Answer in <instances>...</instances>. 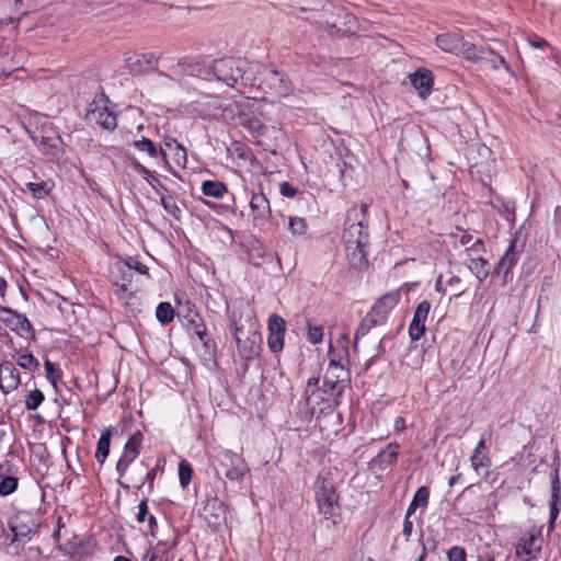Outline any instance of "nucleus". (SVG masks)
Returning a JSON list of instances; mask_svg holds the SVG:
<instances>
[{"instance_id":"obj_1","label":"nucleus","mask_w":561,"mask_h":561,"mask_svg":"<svg viewBox=\"0 0 561 561\" xmlns=\"http://www.w3.org/2000/svg\"><path fill=\"white\" fill-rule=\"evenodd\" d=\"M251 85L257 87L273 99L288 96L294 91V87L285 73L266 66L257 68L256 76L251 80Z\"/></svg>"},{"instance_id":"obj_2","label":"nucleus","mask_w":561,"mask_h":561,"mask_svg":"<svg viewBox=\"0 0 561 561\" xmlns=\"http://www.w3.org/2000/svg\"><path fill=\"white\" fill-rule=\"evenodd\" d=\"M209 69L218 81L226 83L228 87H234L237 83L251 85L252 78L247 76L249 62L245 59L234 57L220 58L215 60Z\"/></svg>"},{"instance_id":"obj_3","label":"nucleus","mask_w":561,"mask_h":561,"mask_svg":"<svg viewBox=\"0 0 561 561\" xmlns=\"http://www.w3.org/2000/svg\"><path fill=\"white\" fill-rule=\"evenodd\" d=\"M41 527V518L36 514L27 511H21L14 515L9 522V528L13 534V538L10 540V546L19 549V542L34 535ZM19 553V550L15 551Z\"/></svg>"},{"instance_id":"obj_4","label":"nucleus","mask_w":561,"mask_h":561,"mask_svg":"<svg viewBox=\"0 0 561 561\" xmlns=\"http://www.w3.org/2000/svg\"><path fill=\"white\" fill-rule=\"evenodd\" d=\"M343 241L350 245H368L369 243L367 225L363 219L358 220V210L355 206L347 210Z\"/></svg>"},{"instance_id":"obj_5","label":"nucleus","mask_w":561,"mask_h":561,"mask_svg":"<svg viewBox=\"0 0 561 561\" xmlns=\"http://www.w3.org/2000/svg\"><path fill=\"white\" fill-rule=\"evenodd\" d=\"M165 70L159 71V75L182 84L186 77L202 76L205 72V67L197 60L183 57L176 60V65H165Z\"/></svg>"},{"instance_id":"obj_6","label":"nucleus","mask_w":561,"mask_h":561,"mask_svg":"<svg viewBox=\"0 0 561 561\" xmlns=\"http://www.w3.org/2000/svg\"><path fill=\"white\" fill-rule=\"evenodd\" d=\"M314 491L320 513L325 518H331L334 515V508L337 503V495L333 483L320 473L314 483Z\"/></svg>"},{"instance_id":"obj_7","label":"nucleus","mask_w":561,"mask_h":561,"mask_svg":"<svg viewBox=\"0 0 561 561\" xmlns=\"http://www.w3.org/2000/svg\"><path fill=\"white\" fill-rule=\"evenodd\" d=\"M355 21L353 14L346 13L343 9H323L320 24L327 28L330 35L345 34L351 31L350 24Z\"/></svg>"},{"instance_id":"obj_8","label":"nucleus","mask_w":561,"mask_h":561,"mask_svg":"<svg viewBox=\"0 0 561 561\" xmlns=\"http://www.w3.org/2000/svg\"><path fill=\"white\" fill-rule=\"evenodd\" d=\"M453 248L458 250L463 249L466 256L480 255L485 252L484 242L480 238H474L467 230L456 227L455 231L449 234Z\"/></svg>"},{"instance_id":"obj_9","label":"nucleus","mask_w":561,"mask_h":561,"mask_svg":"<svg viewBox=\"0 0 561 561\" xmlns=\"http://www.w3.org/2000/svg\"><path fill=\"white\" fill-rule=\"evenodd\" d=\"M346 375L344 367L331 359L323 377V392L332 398H339L345 388Z\"/></svg>"},{"instance_id":"obj_10","label":"nucleus","mask_w":561,"mask_h":561,"mask_svg":"<svg viewBox=\"0 0 561 561\" xmlns=\"http://www.w3.org/2000/svg\"><path fill=\"white\" fill-rule=\"evenodd\" d=\"M0 313V320L4 322L18 335L27 337L28 335L34 334L32 324L24 314L19 313L9 307L1 306Z\"/></svg>"},{"instance_id":"obj_11","label":"nucleus","mask_w":561,"mask_h":561,"mask_svg":"<svg viewBox=\"0 0 561 561\" xmlns=\"http://www.w3.org/2000/svg\"><path fill=\"white\" fill-rule=\"evenodd\" d=\"M142 435L140 432L134 433L124 447V453L116 463V470L119 477H123L129 465L138 457L141 446Z\"/></svg>"},{"instance_id":"obj_12","label":"nucleus","mask_w":561,"mask_h":561,"mask_svg":"<svg viewBox=\"0 0 561 561\" xmlns=\"http://www.w3.org/2000/svg\"><path fill=\"white\" fill-rule=\"evenodd\" d=\"M41 151L48 156L50 160H58L64 154L62 138L54 131L45 133L36 138Z\"/></svg>"},{"instance_id":"obj_13","label":"nucleus","mask_w":561,"mask_h":561,"mask_svg":"<svg viewBox=\"0 0 561 561\" xmlns=\"http://www.w3.org/2000/svg\"><path fill=\"white\" fill-rule=\"evenodd\" d=\"M430 310L431 304L427 300H423L416 306L413 319L409 325V335L412 341H417L423 336Z\"/></svg>"},{"instance_id":"obj_14","label":"nucleus","mask_w":561,"mask_h":561,"mask_svg":"<svg viewBox=\"0 0 561 561\" xmlns=\"http://www.w3.org/2000/svg\"><path fill=\"white\" fill-rule=\"evenodd\" d=\"M256 334L249 336L242 328L234 324V340L239 354L244 359H252L257 355Z\"/></svg>"},{"instance_id":"obj_15","label":"nucleus","mask_w":561,"mask_h":561,"mask_svg":"<svg viewBox=\"0 0 561 561\" xmlns=\"http://www.w3.org/2000/svg\"><path fill=\"white\" fill-rule=\"evenodd\" d=\"M186 328L191 334L195 335L199 340L207 352L210 353V351L215 348V343L208 337L206 325L197 313L188 317Z\"/></svg>"},{"instance_id":"obj_16","label":"nucleus","mask_w":561,"mask_h":561,"mask_svg":"<svg viewBox=\"0 0 561 561\" xmlns=\"http://www.w3.org/2000/svg\"><path fill=\"white\" fill-rule=\"evenodd\" d=\"M250 207L256 226L263 225L268 219L271 215L270 202L263 193L252 195Z\"/></svg>"},{"instance_id":"obj_17","label":"nucleus","mask_w":561,"mask_h":561,"mask_svg":"<svg viewBox=\"0 0 561 561\" xmlns=\"http://www.w3.org/2000/svg\"><path fill=\"white\" fill-rule=\"evenodd\" d=\"M410 81L422 99H425L427 95L431 94L432 87L434 83V77L432 71L424 68L417 69L415 72L410 75Z\"/></svg>"},{"instance_id":"obj_18","label":"nucleus","mask_w":561,"mask_h":561,"mask_svg":"<svg viewBox=\"0 0 561 561\" xmlns=\"http://www.w3.org/2000/svg\"><path fill=\"white\" fill-rule=\"evenodd\" d=\"M400 298V289L387 293L374 304L371 311H374V314L379 316L386 321L389 312L398 305Z\"/></svg>"},{"instance_id":"obj_19","label":"nucleus","mask_w":561,"mask_h":561,"mask_svg":"<svg viewBox=\"0 0 561 561\" xmlns=\"http://www.w3.org/2000/svg\"><path fill=\"white\" fill-rule=\"evenodd\" d=\"M551 479V500H550V525L549 528L553 527L554 520L560 513V501H561V483L559 479V468H554L550 476Z\"/></svg>"},{"instance_id":"obj_20","label":"nucleus","mask_w":561,"mask_h":561,"mask_svg":"<svg viewBox=\"0 0 561 561\" xmlns=\"http://www.w3.org/2000/svg\"><path fill=\"white\" fill-rule=\"evenodd\" d=\"M202 516L209 524H219L220 520L226 518V507L221 501L218 499L207 500L202 510Z\"/></svg>"},{"instance_id":"obj_21","label":"nucleus","mask_w":561,"mask_h":561,"mask_svg":"<svg viewBox=\"0 0 561 561\" xmlns=\"http://www.w3.org/2000/svg\"><path fill=\"white\" fill-rule=\"evenodd\" d=\"M516 239L511 240L508 248L495 267L497 275L503 274L504 277H506L512 268L517 264L519 253L516 250Z\"/></svg>"},{"instance_id":"obj_22","label":"nucleus","mask_w":561,"mask_h":561,"mask_svg":"<svg viewBox=\"0 0 561 561\" xmlns=\"http://www.w3.org/2000/svg\"><path fill=\"white\" fill-rule=\"evenodd\" d=\"M0 378L4 380L3 386H1V390L4 393H9L20 385V373L12 363H2L0 365Z\"/></svg>"},{"instance_id":"obj_23","label":"nucleus","mask_w":561,"mask_h":561,"mask_svg":"<svg viewBox=\"0 0 561 561\" xmlns=\"http://www.w3.org/2000/svg\"><path fill=\"white\" fill-rule=\"evenodd\" d=\"M160 57L156 53H145L138 55L135 61H130L129 68L131 71L141 72L147 70V68H151L159 73L158 64Z\"/></svg>"},{"instance_id":"obj_24","label":"nucleus","mask_w":561,"mask_h":561,"mask_svg":"<svg viewBox=\"0 0 561 561\" xmlns=\"http://www.w3.org/2000/svg\"><path fill=\"white\" fill-rule=\"evenodd\" d=\"M470 463L472 469L480 476L488 478L490 476V468L492 460L489 451H474L470 457Z\"/></svg>"},{"instance_id":"obj_25","label":"nucleus","mask_w":561,"mask_h":561,"mask_svg":"<svg viewBox=\"0 0 561 561\" xmlns=\"http://www.w3.org/2000/svg\"><path fill=\"white\" fill-rule=\"evenodd\" d=\"M385 324V320L377 314H374V311H369L360 321L359 327L355 333V346L360 337L365 336L369 333V331L377 327Z\"/></svg>"},{"instance_id":"obj_26","label":"nucleus","mask_w":561,"mask_h":561,"mask_svg":"<svg viewBox=\"0 0 561 561\" xmlns=\"http://www.w3.org/2000/svg\"><path fill=\"white\" fill-rule=\"evenodd\" d=\"M366 247L367 245L345 244L347 260L352 267L362 268L367 264L366 250H365Z\"/></svg>"},{"instance_id":"obj_27","label":"nucleus","mask_w":561,"mask_h":561,"mask_svg":"<svg viewBox=\"0 0 561 561\" xmlns=\"http://www.w3.org/2000/svg\"><path fill=\"white\" fill-rule=\"evenodd\" d=\"M226 457L230 458L232 467L227 470L226 477L229 480L238 481L249 471L247 463L237 455L232 453H226Z\"/></svg>"},{"instance_id":"obj_28","label":"nucleus","mask_w":561,"mask_h":561,"mask_svg":"<svg viewBox=\"0 0 561 561\" xmlns=\"http://www.w3.org/2000/svg\"><path fill=\"white\" fill-rule=\"evenodd\" d=\"M466 264L479 280H483L489 274L488 261L482 257V254L466 256Z\"/></svg>"},{"instance_id":"obj_29","label":"nucleus","mask_w":561,"mask_h":561,"mask_svg":"<svg viewBox=\"0 0 561 561\" xmlns=\"http://www.w3.org/2000/svg\"><path fill=\"white\" fill-rule=\"evenodd\" d=\"M133 146L139 151L147 152L151 158H157L161 156L164 163H168V153H165L164 149L158 150L156 145L148 138L142 137L139 140H135Z\"/></svg>"},{"instance_id":"obj_30","label":"nucleus","mask_w":561,"mask_h":561,"mask_svg":"<svg viewBox=\"0 0 561 561\" xmlns=\"http://www.w3.org/2000/svg\"><path fill=\"white\" fill-rule=\"evenodd\" d=\"M436 44L444 51L456 54L460 46V38L455 34H442L436 37Z\"/></svg>"},{"instance_id":"obj_31","label":"nucleus","mask_w":561,"mask_h":561,"mask_svg":"<svg viewBox=\"0 0 561 561\" xmlns=\"http://www.w3.org/2000/svg\"><path fill=\"white\" fill-rule=\"evenodd\" d=\"M456 54L462 55L468 60L478 61L482 59V55H485V50L482 47L478 48L476 45L469 42L460 41V46Z\"/></svg>"},{"instance_id":"obj_32","label":"nucleus","mask_w":561,"mask_h":561,"mask_svg":"<svg viewBox=\"0 0 561 561\" xmlns=\"http://www.w3.org/2000/svg\"><path fill=\"white\" fill-rule=\"evenodd\" d=\"M111 445V432L105 430L101 433L96 445L95 458L100 463H103L108 456Z\"/></svg>"},{"instance_id":"obj_33","label":"nucleus","mask_w":561,"mask_h":561,"mask_svg":"<svg viewBox=\"0 0 561 561\" xmlns=\"http://www.w3.org/2000/svg\"><path fill=\"white\" fill-rule=\"evenodd\" d=\"M226 192L227 186L222 182L208 180L202 183V193L205 196L221 198Z\"/></svg>"},{"instance_id":"obj_34","label":"nucleus","mask_w":561,"mask_h":561,"mask_svg":"<svg viewBox=\"0 0 561 561\" xmlns=\"http://www.w3.org/2000/svg\"><path fill=\"white\" fill-rule=\"evenodd\" d=\"M428 496L430 492L426 486L419 488L407 510L408 517H411L414 514L417 506H425L428 502Z\"/></svg>"},{"instance_id":"obj_35","label":"nucleus","mask_w":561,"mask_h":561,"mask_svg":"<svg viewBox=\"0 0 561 561\" xmlns=\"http://www.w3.org/2000/svg\"><path fill=\"white\" fill-rule=\"evenodd\" d=\"M26 187L32 193L33 197L41 199L49 195L54 183L51 181H43L39 183L28 182Z\"/></svg>"},{"instance_id":"obj_36","label":"nucleus","mask_w":561,"mask_h":561,"mask_svg":"<svg viewBox=\"0 0 561 561\" xmlns=\"http://www.w3.org/2000/svg\"><path fill=\"white\" fill-rule=\"evenodd\" d=\"M92 114L94 115L96 123L105 129L112 130L117 125L115 114L108 112L106 108L98 112L93 111Z\"/></svg>"},{"instance_id":"obj_37","label":"nucleus","mask_w":561,"mask_h":561,"mask_svg":"<svg viewBox=\"0 0 561 561\" xmlns=\"http://www.w3.org/2000/svg\"><path fill=\"white\" fill-rule=\"evenodd\" d=\"M115 268H116L117 273L119 274V278H117L115 280V284L119 285L123 290H127L128 286L130 285L131 276H133L131 272H130V267H128V265H126L123 262H118L115 264Z\"/></svg>"},{"instance_id":"obj_38","label":"nucleus","mask_w":561,"mask_h":561,"mask_svg":"<svg viewBox=\"0 0 561 561\" xmlns=\"http://www.w3.org/2000/svg\"><path fill=\"white\" fill-rule=\"evenodd\" d=\"M398 444L390 443L383 450H381L377 455L376 460L381 463L392 465L398 458Z\"/></svg>"},{"instance_id":"obj_39","label":"nucleus","mask_w":561,"mask_h":561,"mask_svg":"<svg viewBox=\"0 0 561 561\" xmlns=\"http://www.w3.org/2000/svg\"><path fill=\"white\" fill-rule=\"evenodd\" d=\"M489 56L482 55L481 61H484L486 65H489L492 69L496 70L500 66H503L506 71L511 72L510 65L505 61L504 57L496 55L493 50L485 51Z\"/></svg>"},{"instance_id":"obj_40","label":"nucleus","mask_w":561,"mask_h":561,"mask_svg":"<svg viewBox=\"0 0 561 561\" xmlns=\"http://www.w3.org/2000/svg\"><path fill=\"white\" fill-rule=\"evenodd\" d=\"M161 205L163 209L171 215L175 220H180L182 217V209L179 207L173 196L162 195Z\"/></svg>"},{"instance_id":"obj_41","label":"nucleus","mask_w":561,"mask_h":561,"mask_svg":"<svg viewBox=\"0 0 561 561\" xmlns=\"http://www.w3.org/2000/svg\"><path fill=\"white\" fill-rule=\"evenodd\" d=\"M156 317L162 324L170 323L174 318V310L169 302H160L156 309Z\"/></svg>"},{"instance_id":"obj_42","label":"nucleus","mask_w":561,"mask_h":561,"mask_svg":"<svg viewBox=\"0 0 561 561\" xmlns=\"http://www.w3.org/2000/svg\"><path fill=\"white\" fill-rule=\"evenodd\" d=\"M45 397L39 389L32 390L25 398V408L35 411L43 403Z\"/></svg>"},{"instance_id":"obj_43","label":"nucleus","mask_w":561,"mask_h":561,"mask_svg":"<svg viewBox=\"0 0 561 561\" xmlns=\"http://www.w3.org/2000/svg\"><path fill=\"white\" fill-rule=\"evenodd\" d=\"M193 469L186 460H181L179 463V480L182 488H186L192 479Z\"/></svg>"},{"instance_id":"obj_44","label":"nucleus","mask_w":561,"mask_h":561,"mask_svg":"<svg viewBox=\"0 0 561 561\" xmlns=\"http://www.w3.org/2000/svg\"><path fill=\"white\" fill-rule=\"evenodd\" d=\"M536 538L534 535H530L527 540L523 543H519L516 547V556L519 558H525V560H529L533 557V546L535 543Z\"/></svg>"},{"instance_id":"obj_45","label":"nucleus","mask_w":561,"mask_h":561,"mask_svg":"<svg viewBox=\"0 0 561 561\" xmlns=\"http://www.w3.org/2000/svg\"><path fill=\"white\" fill-rule=\"evenodd\" d=\"M19 485L18 478L8 476L0 481V495L7 496L13 493Z\"/></svg>"},{"instance_id":"obj_46","label":"nucleus","mask_w":561,"mask_h":561,"mask_svg":"<svg viewBox=\"0 0 561 561\" xmlns=\"http://www.w3.org/2000/svg\"><path fill=\"white\" fill-rule=\"evenodd\" d=\"M16 364L30 371H35L39 366L38 360L31 353L20 355L16 359Z\"/></svg>"},{"instance_id":"obj_47","label":"nucleus","mask_w":561,"mask_h":561,"mask_svg":"<svg viewBox=\"0 0 561 561\" xmlns=\"http://www.w3.org/2000/svg\"><path fill=\"white\" fill-rule=\"evenodd\" d=\"M289 230L294 236H302L307 231V224L305 218L290 217L289 218Z\"/></svg>"},{"instance_id":"obj_48","label":"nucleus","mask_w":561,"mask_h":561,"mask_svg":"<svg viewBox=\"0 0 561 561\" xmlns=\"http://www.w3.org/2000/svg\"><path fill=\"white\" fill-rule=\"evenodd\" d=\"M285 320L277 314H272L268 318V331L270 333H283L285 334Z\"/></svg>"},{"instance_id":"obj_49","label":"nucleus","mask_w":561,"mask_h":561,"mask_svg":"<svg viewBox=\"0 0 561 561\" xmlns=\"http://www.w3.org/2000/svg\"><path fill=\"white\" fill-rule=\"evenodd\" d=\"M44 367L46 371V378L56 386L57 380L61 378V371L56 368L55 364L51 363L49 359H45Z\"/></svg>"},{"instance_id":"obj_50","label":"nucleus","mask_w":561,"mask_h":561,"mask_svg":"<svg viewBox=\"0 0 561 561\" xmlns=\"http://www.w3.org/2000/svg\"><path fill=\"white\" fill-rule=\"evenodd\" d=\"M267 344L273 353H278L284 346V334L283 333H270Z\"/></svg>"},{"instance_id":"obj_51","label":"nucleus","mask_w":561,"mask_h":561,"mask_svg":"<svg viewBox=\"0 0 561 561\" xmlns=\"http://www.w3.org/2000/svg\"><path fill=\"white\" fill-rule=\"evenodd\" d=\"M323 337V327L322 325H311L308 324V340L312 344H318L322 341Z\"/></svg>"},{"instance_id":"obj_52","label":"nucleus","mask_w":561,"mask_h":561,"mask_svg":"<svg viewBox=\"0 0 561 561\" xmlns=\"http://www.w3.org/2000/svg\"><path fill=\"white\" fill-rule=\"evenodd\" d=\"M448 561H467V553L465 548L454 546L447 551Z\"/></svg>"},{"instance_id":"obj_53","label":"nucleus","mask_w":561,"mask_h":561,"mask_svg":"<svg viewBox=\"0 0 561 561\" xmlns=\"http://www.w3.org/2000/svg\"><path fill=\"white\" fill-rule=\"evenodd\" d=\"M128 267H130V272L136 271L141 275H149V268L142 264L140 261L134 257H129L126 262H124Z\"/></svg>"},{"instance_id":"obj_54","label":"nucleus","mask_w":561,"mask_h":561,"mask_svg":"<svg viewBox=\"0 0 561 561\" xmlns=\"http://www.w3.org/2000/svg\"><path fill=\"white\" fill-rule=\"evenodd\" d=\"M174 160L179 167H185L186 163V151L183 148L182 145L175 146V148L172 150Z\"/></svg>"},{"instance_id":"obj_55","label":"nucleus","mask_w":561,"mask_h":561,"mask_svg":"<svg viewBox=\"0 0 561 561\" xmlns=\"http://www.w3.org/2000/svg\"><path fill=\"white\" fill-rule=\"evenodd\" d=\"M133 169L140 174L149 184H152L151 182V172L142 165L138 160L134 159L131 162Z\"/></svg>"},{"instance_id":"obj_56","label":"nucleus","mask_w":561,"mask_h":561,"mask_svg":"<svg viewBox=\"0 0 561 561\" xmlns=\"http://www.w3.org/2000/svg\"><path fill=\"white\" fill-rule=\"evenodd\" d=\"M461 283V279L459 276H451L448 280H447V285H449L450 287L454 288L455 290V294H454V297H460L462 294L466 293L467 288H459V285Z\"/></svg>"},{"instance_id":"obj_57","label":"nucleus","mask_w":561,"mask_h":561,"mask_svg":"<svg viewBox=\"0 0 561 561\" xmlns=\"http://www.w3.org/2000/svg\"><path fill=\"white\" fill-rule=\"evenodd\" d=\"M238 113H239L238 106L233 103H230L222 107L221 116L225 119H233Z\"/></svg>"},{"instance_id":"obj_58","label":"nucleus","mask_w":561,"mask_h":561,"mask_svg":"<svg viewBox=\"0 0 561 561\" xmlns=\"http://www.w3.org/2000/svg\"><path fill=\"white\" fill-rule=\"evenodd\" d=\"M490 438H491V432L481 434V437L473 450L474 451H489L488 447H486V442Z\"/></svg>"},{"instance_id":"obj_59","label":"nucleus","mask_w":561,"mask_h":561,"mask_svg":"<svg viewBox=\"0 0 561 561\" xmlns=\"http://www.w3.org/2000/svg\"><path fill=\"white\" fill-rule=\"evenodd\" d=\"M148 514V506H147V500L140 501L138 505V514H137V522L144 523L146 519V516Z\"/></svg>"},{"instance_id":"obj_60","label":"nucleus","mask_w":561,"mask_h":561,"mask_svg":"<svg viewBox=\"0 0 561 561\" xmlns=\"http://www.w3.org/2000/svg\"><path fill=\"white\" fill-rule=\"evenodd\" d=\"M280 194L286 197H294L297 194V188L291 186L288 182L280 184Z\"/></svg>"},{"instance_id":"obj_61","label":"nucleus","mask_w":561,"mask_h":561,"mask_svg":"<svg viewBox=\"0 0 561 561\" xmlns=\"http://www.w3.org/2000/svg\"><path fill=\"white\" fill-rule=\"evenodd\" d=\"M553 224L556 226V233L561 236V206H557L553 211Z\"/></svg>"},{"instance_id":"obj_62","label":"nucleus","mask_w":561,"mask_h":561,"mask_svg":"<svg viewBox=\"0 0 561 561\" xmlns=\"http://www.w3.org/2000/svg\"><path fill=\"white\" fill-rule=\"evenodd\" d=\"M158 56L160 57V60L159 62H161L162 67L165 69V65H176V60L174 57H171V56H167L164 54H158Z\"/></svg>"},{"instance_id":"obj_63","label":"nucleus","mask_w":561,"mask_h":561,"mask_svg":"<svg viewBox=\"0 0 561 561\" xmlns=\"http://www.w3.org/2000/svg\"><path fill=\"white\" fill-rule=\"evenodd\" d=\"M413 524L408 517V513L405 514L404 523H403V535L409 538L412 534Z\"/></svg>"},{"instance_id":"obj_64","label":"nucleus","mask_w":561,"mask_h":561,"mask_svg":"<svg viewBox=\"0 0 561 561\" xmlns=\"http://www.w3.org/2000/svg\"><path fill=\"white\" fill-rule=\"evenodd\" d=\"M178 145H179V142L175 139H165L164 140V148L163 149L165 151L167 150L172 151L175 148V146H178Z\"/></svg>"}]
</instances>
